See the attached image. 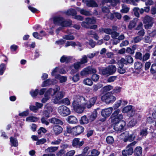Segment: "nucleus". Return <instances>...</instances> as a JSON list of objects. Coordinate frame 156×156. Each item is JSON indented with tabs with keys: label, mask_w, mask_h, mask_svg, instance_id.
<instances>
[{
	"label": "nucleus",
	"mask_w": 156,
	"mask_h": 156,
	"mask_svg": "<svg viewBox=\"0 0 156 156\" xmlns=\"http://www.w3.org/2000/svg\"><path fill=\"white\" fill-rule=\"evenodd\" d=\"M84 99L83 97L79 96H75L74 98V100L72 105L74 111L76 112L79 113H82L85 107L90 108L95 104L97 98L96 97L91 98L84 105L81 103V101Z\"/></svg>",
	"instance_id": "obj_1"
},
{
	"label": "nucleus",
	"mask_w": 156,
	"mask_h": 156,
	"mask_svg": "<svg viewBox=\"0 0 156 156\" xmlns=\"http://www.w3.org/2000/svg\"><path fill=\"white\" fill-rule=\"evenodd\" d=\"M84 99L83 97L79 96H75L74 98V100L72 105L74 111L76 112L79 113H82L85 107L90 108L95 104L97 98L96 97L91 98L84 105L81 103V101Z\"/></svg>",
	"instance_id": "obj_2"
},
{
	"label": "nucleus",
	"mask_w": 156,
	"mask_h": 156,
	"mask_svg": "<svg viewBox=\"0 0 156 156\" xmlns=\"http://www.w3.org/2000/svg\"><path fill=\"white\" fill-rule=\"evenodd\" d=\"M84 130V128L80 126L73 128L70 126H67V131L69 133H72L76 136L80 134L83 133Z\"/></svg>",
	"instance_id": "obj_3"
},
{
	"label": "nucleus",
	"mask_w": 156,
	"mask_h": 156,
	"mask_svg": "<svg viewBox=\"0 0 156 156\" xmlns=\"http://www.w3.org/2000/svg\"><path fill=\"white\" fill-rule=\"evenodd\" d=\"M112 122V123H116L119 122H121V120L123 118L122 114L120 113L119 109H117L111 115Z\"/></svg>",
	"instance_id": "obj_4"
},
{
	"label": "nucleus",
	"mask_w": 156,
	"mask_h": 156,
	"mask_svg": "<svg viewBox=\"0 0 156 156\" xmlns=\"http://www.w3.org/2000/svg\"><path fill=\"white\" fill-rule=\"evenodd\" d=\"M138 131L137 130H134L133 131V133L130 135L129 132L126 131L124 133H122V135L124 137L123 140L124 142H126L128 140L130 141L133 140L135 138L136 136H137V134H138Z\"/></svg>",
	"instance_id": "obj_5"
},
{
	"label": "nucleus",
	"mask_w": 156,
	"mask_h": 156,
	"mask_svg": "<svg viewBox=\"0 0 156 156\" xmlns=\"http://www.w3.org/2000/svg\"><path fill=\"white\" fill-rule=\"evenodd\" d=\"M102 101L107 104L113 103L116 100V98L114 96L111 92H108L102 96L101 98Z\"/></svg>",
	"instance_id": "obj_6"
},
{
	"label": "nucleus",
	"mask_w": 156,
	"mask_h": 156,
	"mask_svg": "<svg viewBox=\"0 0 156 156\" xmlns=\"http://www.w3.org/2000/svg\"><path fill=\"white\" fill-rule=\"evenodd\" d=\"M82 66V65L80 62H77L69 66V68L70 70L71 73H74L76 72L77 70L83 67Z\"/></svg>",
	"instance_id": "obj_7"
},
{
	"label": "nucleus",
	"mask_w": 156,
	"mask_h": 156,
	"mask_svg": "<svg viewBox=\"0 0 156 156\" xmlns=\"http://www.w3.org/2000/svg\"><path fill=\"white\" fill-rule=\"evenodd\" d=\"M57 92L55 91L54 90L51 89H49L45 92L44 94V97L41 100V102L43 103H45L50 98V95L52 96L55 94Z\"/></svg>",
	"instance_id": "obj_8"
},
{
	"label": "nucleus",
	"mask_w": 156,
	"mask_h": 156,
	"mask_svg": "<svg viewBox=\"0 0 156 156\" xmlns=\"http://www.w3.org/2000/svg\"><path fill=\"white\" fill-rule=\"evenodd\" d=\"M96 72V70L95 68L88 67L83 69L81 72L80 74L81 76H83L92 73H95Z\"/></svg>",
	"instance_id": "obj_9"
},
{
	"label": "nucleus",
	"mask_w": 156,
	"mask_h": 156,
	"mask_svg": "<svg viewBox=\"0 0 156 156\" xmlns=\"http://www.w3.org/2000/svg\"><path fill=\"white\" fill-rule=\"evenodd\" d=\"M152 18L148 16H146L144 17L143 22L145 24L144 27L145 29H148L152 26Z\"/></svg>",
	"instance_id": "obj_10"
},
{
	"label": "nucleus",
	"mask_w": 156,
	"mask_h": 156,
	"mask_svg": "<svg viewBox=\"0 0 156 156\" xmlns=\"http://www.w3.org/2000/svg\"><path fill=\"white\" fill-rule=\"evenodd\" d=\"M70 111L69 109L65 106H62L59 107V113L60 115L66 116L69 115Z\"/></svg>",
	"instance_id": "obj_11"
},
{
	"label": "nucleus",
	"mask_w": 156,
	"mask_h": 156,
	"mask_svg": "<svg viewBox=\"0 0 156 156\" xmlns=\"http://www.w3.org/2000/svg\"><path fill=\"white\" fill-rule=\"evenodd\" d=\"M114 125V129L117 131H121L123 129L126 125L125 122L122 121L121 122H119L116 123H113Z\"/></svg>",
	"instance_id": "obj_12"
},
{
	"label": "nucleus",
	"mask_w": 156,
	"mask_h": 156,
	"mask_svg": "<svg viewBox=\"0 0 156 156\" xmlns=\"http://www.w3.org/2000/svg\"><path fill=\"white\" fill-rule=\"evenodd\" d=\"M72 23V21L70 20H65L62 18L59 17V29L60 26L62 27H66L70 26Z\"/></svg>",
	"instance_id": "obj_13"
},
{
	"label": "nucleus",
	"mask_w": 156,
	"mask_h": 156,
	"mask_svg": "<svg viewBox=\"0 0 156 156\" xmlns=\"http://www.w3.org/2000/svg\"><path fill=\"white\" fill-rule=\"evenodd\" d=\"M113 111L112 107H109L102 110L101 112V115L105 118L108 117L112 113Z\"/></svg>",
	"instance_id": "obj_14"
},
{
	"label": "nucleus",
	"mask_w": 156,
	"mask_h": 156,
	"mask_svg": "<svg viewBox=\"0 0 156 156\" xmlns=\"http://www.w3.org/2000/svg\"><path fill=\"white\" fill-rule=\"evenodd\" d=\"M133 62V59L132 57L130 56H127L125 57V58H122L120 60L119 62L124 64H127V63H131Z\"/></svg>",
	"instance_id": "obj_15"
},
{
	"label": "nucleus",
	"mask_w": 156,
	"mask_h": 156,
	"mask_svg": "<svg viewBox=\"0 0 156 156\" xmlns=\"http://www.w3.org/2000/svg\"><path fill=\"white\" fill-rule=\"evenodd\" d=\"M84 144L83 141H80V139L76 138L74 139L72 142V145L73 147H79L82 146Z\"/></svg>",
	"instance_id": "obj_16"
},
{
	"label": "nucleus",
	"mask_w": 156,
	"mask_h": 156,
	"mask_svg": "<svg viewBox=\"0 0 156 156\" xmlns=\"http://www.w3.org/2000/svg\"><path fill=\"white\" fill-rule=\"evenodd\" d=\"M82 1L86 3V5L88 7H93L98 6V5L94 0H83Z\"/></svg>",
	"instance_id": "obj_17"
},
{
	"label": "nucleus",
	"mask_w": 156,
	"mask_h": 156,
	"mask_svg": "<svg viewBox=\"0 0 156 156\" xmlns=\"http://www.w3.org/2000/svg\"><path fill=\"white\" fill-rule=\"evenodd\" d=\"M115 17H116L119 20H120L122 16L119 13L114 12L113 13H110V15L108 16V18L112 20Z\"/></svg>",
	"instance_id": "obj_18"
},
{
	"label": "nucleus",
	"mask_w": 156,
	"mask_h": 156,
	"mask_svg": "<svg viewBox=\"0 0 156 156\" xmlns=\"http://www.w3.org/2000/svg\"><path fill=\"white\" fill-rule=\"evenodd\" d=\"M66 120L69 123L71 124H76L78 122L77 118L73 115L68 116Z\"/></svg>",
	"instance_id": "obj_19"
},
{
	"label": "nucleus",
	"mask_w": 156,
	"mask_h": 156,
	"mask_svg": "<svg viewBox=\"0 0 156 156\" xmlns=\"http://www.w3.org/2000/svg\"><path fill=\"white\" fill-rule=\"evenodd\" d=\"M139 19L137 18H135L133 20L131 21L128 26V28L130 29H132L134 28L136 25V23Z\"/></svg>",
	"instance_id": "obj_20"
},
{
	"label": "nucleus",
	"mask_w": 156,
	"mask_h": 156,
	"mask_svg": "<svg viewBox=\"0 0 156 156\" xmlns=\"http://www.w3.org/2000/svg\"><path fill=\"white\" fill-rule=\"evenodd\" d=\"M69 145L67 144H62L60 145V147L61 149L59 151V155L60 154L62 155L65 152V149L68 147Z\"/></svg>",
	"instance_id": "obj_21"
},
{
	"label": "nucleus",
	"mask_w": 156,
	"mask_h": 156,
	"mask_svg": "<svg viewBox=\"0 0 156 156\" xmlns=\"http://www.w3.org/2000/svg\"><path fill=\"white\" fill-rule=\"evenodd\" d=\"M132 110V112H134V113L136 111H137V110H133L131 105L127 106L124 108L122 110L123 113H126L128 112L129 111Z\"/></svg>",
	"instance_id": "obj_22"
},
{
	"label": "nucleus",
	"mask_w": 156,
	"mask_h": 156,
	"mask_svg": "<svg viewBox=\"0 0 156 156\" xmlns=\"http://www.w3.org/2000/svg\"><path fill=\"white\" fill-rule=\"evenodd\" d=\"M10 142L12 146L17 147L18 145L17 139L16 138L11 137L10 138Z\"/></svg>",
	"instance_id": "obj_23"
},
{
	"label": "nucleus",
	"mask_w": 156,
	"mask_h": 156,
	"mask_svg": "<svg viewBox=\"0 0 156 156\" xmlns=\"http://www.w3.org/2000/svg\"><path fill=\"white\" fill-rule=\"evenodd\" d=\"M110 75L114 74L116 70V68L115 66L111 65L107 67Z\"/></svg>",
	"instance_id": "obj_24"
},
{
	"label": "nucleus",
	"mask_w": 156,
	"mask_h": 156,
	"mask_svg": "<svg viewBox=\"0 0 156 156\" xmlns=\"http://www.w3.org/2000/svg\"><path fill=\"white\" fill-rule=\"evenodd\" d=\"M71 58V57L63 55L61 57L60 61L61 62H68L70 60Z\"/></svg>",
	"instance_id": "obj_25"
},
{
	"label": "nucleus",
	"mask_w": 156,
	"mask_h": 156,
	"mask_svg": "<svg viewBox=\"0 0 156 156\" xmlns=\"http://www.w3.org/2000/svg\"><path fill=\"white\" fill-rule=\"evenodd\" d=\"M102 9L103 12L104 13L105 15L108 18V16L110 15V13H111L110 12L109 8L106 7V6H103L102 7Z\"/></svg>",
	"instance_id": "obj_26"
},
{
	"label": "nucleus",
	"mask_w": 156,
	"mask_h": 156,
	"mask_svg": "<svg viewBox=\"0 0 156 156\" xmlns=\"http://www.w3.org/2000/svg\"><path fill=\"white\" fill-rule=\"evenodd\" d=\"M142 151V149L141 147H137L135 150V154L137 156H141Z\"/></svg>",
	"instance_id": "obj_27"
},
{
	"label": "nucleus",
	"mask_w": 156,
	"mask_h": 156,
	"mask_svg": "<svg viewBox=\"0 0 156 156\" xmlns=\"http://www.w3.org/2000/svg\"><path fill=\"white\" fill-rule=\"evenodd\" d=\"M77 10L80 12V14L85 16H89L91 14L90 11H87L84 9H80L78 8Z\"/></svg>",
	"instance_id": "obj_28"
},
{
	"label": "nucleus",
	"mask_w": 156,
	"mask_h": 156,
	"mask_svg": "<svg viewBox=\"0 0 156 156\" xmlns=\"http://www.w3.org/2000/svg\"><path fill=\"white\" fill-rule=\"evenodd\" d=\"M38 120V119L36 117L33 116H30L27 117L26 119V121L31 122H35Z\"/></svg>",
	"instance_id": "obj_29"
},
{
	"label": "nucleus",
	"mask_w": 156,
	"mask_h": 156,
	"mask_svg": "<svg viewBox=\"0 0 156 156\" xmlns=\"http://www.w3.org/2000/svg\"><path fill=\"white\" fill-rule=\"evenodd\" d=\"M58 68L56 67L52 71L51 73L52 75L57 79L58 78Z\"/></svg>",
	"instance_id": "obj_30"
},
{
	"label": "nucleus",
	"mask_w": 156,
	"mask_h": 156,
	"mask_svg": "<svg viewBox=\"0 0 156 156\" xmlns=\"http://www.w3.org/2000/svg\"><path fill=\"white\" fill-rule=\"evenodd\" d=\"M123 63H121L118 69V71L120 74H124L126 72V69L123 67Z\"/></svg>",
	"instance_id": "obj_31"
},
{
	"label": "nucleus",
	"mask_w": 156,
	"mask_h": 156,
	"mask_svg": "<svg viewBox=\"0 0 156 156\" xmlns=\"http://www.w3.org/2000/svg\"><path fill=\"white\" fill-rule=\"evenodd\" d=\"M86 21L88 23L89 25L94 24L96 22L95 20L94 17L87 18L86 19Z\"/></svg>",
	"instance_id": "obj_32"
},
{
	"label": "nucleus",
	"mask_w": 156,
	"mask_h": 156,
	"mask_svg": "<svg viewBox=\"0 0 156 156\" xmlns=\"http://www.w3.org/2000/svg\"><path fill=\"white\" fill-rule=\"evenodd\" d=\"M66 14L68 15L73 16L76 14V12L74 9H70L66 12Z\"/></svg>",
	"instance_id": "obj_33"
},
{
	"label": "nucleus",
	"mask_w": 156,
	"mask_h": 156,
	"mask_svg": "<svg viewBox=\"0 0 156 156\" xmlns=\"http://www.w3.org/2000/svg\"><path fill=\"white\" fill-rule=\"evenodd\" d=\"M101 72L102 74L104 75L109 76L110 75L107 67L102 69L101 70Z\"/></svg>",
	"instance_id": "obj_34"
},
{
	"label": "nucleus",
	"mask_w": 156,
	"mask_h": 156,
	"mask_svg": "<svg viewBox=\"0 0 156 156\" xmlns=\"http://www.w3.org/2000/svg\"><path fill=\"white\" fill-rule=\"evenodd\" d=\"M122 9L121 10V12L123 13H127L129 10V8L127 6L124 4L122 5Z\"/></svg>",
	"instance_id": "obj_35"
},
{
	"label": "nucleus",
	"mask_w": 156,
	"mask_h": 156,
	"mask_svg": "<svg viewBox=\"0 0 156 156\" xmlns=\"http://www.w3.org/2000/svg\"><path fill=\"white\" fill-rule=\"evenodd\" d=\"M88 122V120L86 116L84 115L81 118V119L80 120V124H87Z\"/></svg>",
	"instance_id": "obj_36"
},
{
	"label": "nucleus",
	"mask_w": 156,
	"mask_h": 156,
	"mask_svg": "<svg viewBox=\"0 0 156 156\" xmlns=\"http://www.w3.org/2000/svg\"><path fill=\"white\" fill-rule=\"evenodd\" d=\"M83 83L86 85L91 86L93 84V82L90 79L87 78L84 80Z\"/></svg>",
	"instance_id": "obj_37"
},
{
	"label": "nucleus",
	"mask_w": 156,
	"mask_h": 156,
	"mask_svg": "<svg viewBox=\"0 0 156 156\" xmlns=\"http://www.w3.org/2000/svg\"><path fill=\"white\" fill-rule=\"evenodd\" d=\"M113 29L112 30L109 28H106L105 29L102 28L101 29L100 32H101V31H103L105 33L108 34H111V33H112Z\"/></svg>",
	"instance_id": "obj_38"
},
{
	"label": "nucleus",
	"mask_w": 156,
	"mask_h": 156,
	"mask_svg": "<svg viewBox=\"0 0 156 156\" xmlns=\"http://www.w3.org/2000/svg\"><path fill=\"white\" fill-rule=\"evenodd\" d=\"M116 29V27H113V30L112 33H111V34L112 35V37L113 38H116L117 37H118L119 35V33H117L115 31H114Z\"/></svg>",
	"instance_id": "obj_39"
},
{
	"label": "nucleus",
	"mask_w": 156,
	"mask_h": 156,
	"mask_svg": "<svg viewBox=\"0 0 156 156\" xmlns=\"http://www.w3.org/2000/svg\"><path fill=\"white\" fill-rule=\"evenodd\" d=\"M137 119L133 118L129 122L128 125L129 126H133L137 123Z\"/></svg>",
	"instance_id": "obj_40"
},
{
	"label": "nucleus",
	"mask_w": 156,
	"mask_h": 156,
	"mask_svg": "<svg viewBox=\"0 0 156 156\" xmlns=\"http://www.w3.org/2000/svg\"><path fill=\"white\" fill-rule=\"evenodd\" d=\"M62 103L66 105H69L70 104V101L68 98H65L59 101V104Z\"/></svg>",
	"instance_id": "obj_41"
},
{
	"label": "nucleus",
	"mask_w": 156,
	"mask_h": 156,
	"mask_svg": "<svg viewBox=\"0 0 156 156\" xmlns=\"http://www.w3.org/2000/svg\"><path fill=\"white\" fill-rule=\"evenodd\" d=\"M58 147H48L47 149L46 150V151L48 152H52L55 151H56Z\"/></svg>",
	"instance_id": "obj_42"
},
{
	"label": "nucleus",
	"mask_w": 156,
	"mask_h": 156,
	"mask_svg": "<svg viewBox=\"0 0 156 156\" xmlns=\"http://www.w3.org/2000/svg\"><path fill=\"white\" fill-rule=\"evenodd\" d=\"M55 91L57 92V93H56L55 94L53 95L55 96V97H53L52 100L53 102L54 103L57 104L58 102V92L57 91L55 90Z\"/></svg>",
	"instance_id": "obj_43"
},
{
	"label": "nucleus",
	"mask_w": 156,
	"mask_h": 156,
	"mask_svg": "<svg viewBox=\"0 0 156 156\" xmlns=\"http://www.w3.org/2000/svg\"><path fill=\"white\" fill-rule=\"evenodd\" d=\"M135 68L137 69H140L143 66V64L140 62H136L134 64Z\"/></svg>",
	"instance_id": "obj_44"
},
{
	"label": "nucleus",
	"mask_w": 156,
	"mask_h": 156,
	"mask_svg": "<svg viewBox=\"0 0 156 156\" xmlns=\"http://www.w3.org/2000/svg\"><path fill=\"white\" fill-rule=\"evenodd\" d=\"M142 39V37H139V36H136L135 37L133 38L131 42L134 43H137L140 42Z\"/></svg>",
	"instance_id": "obj_45"
},
{
	"label": "nucleus",
	"mask_w": 156,
	"mask_h": 156,
	"mask_svg": "<svg viewBox=\"0 0 156 156\" xmlns=\"http://www.w3.org/2000/svg\"><path fill=\"white\" fill-rule=\"evenodd\" d=\"M98 114L96 110H94L90 116V119L92 120H94L97 117Z\"/></svg>",
	"instance_id": "obj_46"
},
{
	"label": "nucleus",
	"mask_w": 156,
	"mask_h": 156,
	"mask_svg": "<svg viewBox=\"0 0 156 156\" xmlns=\"http://www.w3.org/2000/svg\"><path fill=\"white\" fill-rule=\"evenodd\" d=\"M113 87L112 86L109 85L105 86L103 88V90L105 92H107L113 89Z\"/></svg>",
	"instance_id": "obj_47"
},
{
	"label": "nucleus",
	"mask_w": 156,
	"mask_h": 156,
	"mask_svg": "<svg viewBox=\"0 0 156 156\" xmlns=\"http://www.w3.org/2000/svg\"><path fill=\"white\" fill-rule=\"evenodd\" d=\"M5 69V65L4 64L2 63L0 65V75H2L4 73Z\"/></svg>",
	"instance_id": "obj_48"
},
{
	"label": "nucleus",
	"mask_w": 156,
	"mask_h": 156,
	"mask_svg": "<svg viewBox=\"0 0 156 156\" xmlns=\"http://www.w3.org/2000/svg\"><path fill=\"white\" fill-rule=\"evenodd\" d=\"M50 122L53 124H55L56 125L58 124V119L55 118H52L49 119Z\"/></svg>",
	"instance_id": "obj_49"
},
{
	"label": "nucleus",
	"mask_w": 156,
	"mask_h": 156,
	"mask_svg": "<svg viewBox=\"0 0 156 156\" xmlns=\"http://www.w3.org/2000/svg\"><path fill=\"white\" fill-rule=\"evenodd\" d=\"M52 83V81L50 79H48L46 81H44L42 84V87H45L48 86Z\"/></svg>",
	"instance_id": "obj_50"
},
{
	"label": "nucleus",
	"mask_w": 156,
	"mask_h": 156,
	"mask_svg": "<svg viewBox=\"0 0 156 156\" xmlns=\"http://www.w3.org/2000/svg\"><path fill=\"white\" fill-rule=\"evenodd\" d=\"M106 140L107 141V142L109 144H112L114 141V139L113 137L112 136H108L106 139Z\"/></svg>",
	"instance_id": "obj_51"
},
{
	"label": "nucleus",
	"mask_w": 156,
	"mask_h": 156,
	"mask_svg": "<svg viewBox=\"0 0 156 156\" xmlns=\"http://www.w3.org/2000/svg\"><path fill=\"white\" fill-rule=\"evenodd\" d=\"M87 57L86 55H83L80 59V62L83 65V64L87 63Z\"/></svg>",
	"instance_id": "obj_52"
},
{
	"label": "nucleus",
	"mask_w": 156,
	"mask_h": 156,
	"mask_svg": "<svg viewBox=\"0 0 156 156\" xmlns=\"http://www.w3.org/2000/svg\"><path fill=\"white\" fill-rule=\"evenodd\" d=\"M101 85L98 83L94 85L93 87V90L94 91H97L98 89L101 87Z\"/></svg>",
	"instance_id": "obj_53"
},
{
	"label": "nucleus",
	"mask_w": 156,
	"mask_h": 156,
	"mask_svg": "<svg viewBox=\"0 0 156 156\" xmlns=\"http://www.w3.org/2000/svg\"><path fill=\"white\" fill-rule=\"evenodd\" d=\"M99 78V75L96 74H93L92 76V79L94 82L98 81Z\"/></svg>",
	"instance_id": "obj_54"
},
{
	"label": "nucleus",
	"mask_w": 156,
	"mask_h": 156,
	"mask_svg": "<svg viewBox=\"0 0 156 156\" xmlns=\"http://www.w3.org/2000/svg\"><path fill=\"white\" fill-rule=\"evenodd\" d=\"M52 19L55 25L58 26V16H54Z\"/></svg>",
	"instance_id": "obj_55"
},
{
	"label": "nucleus",
	"mask_w": 156,
	"mask_h": 156,
	"mask_svg": "<svg viewBox=\"0 0 156 156\" xmlns=\"http://www.w3.org/2000/svg\"><path fill=\"white\" fill-rule=\"evenodd\" d=\"M46 142V140L44 138H42L40 140H38L36 143V144L37 145L42 144Z\"/></svg>",
	"instance_id": "obj_56"
},
{
	"label": "nucleus",
	"mask_w": 156,
	"mask_h": 156,
	"mask_svg": "<svg viewBox=\"0 0 156 156\" xmlns=\"http://www.w3.org/2000/svg\"><path fill=\"white\" fill-rule=\"evenodd\" d=\"M151 73L154 74L156 73V64H153L151 68Z\"/></svg>",
	"instance_id": "obj_57"
},
{
	"label": "nucleus",
	"mask_w": 156,
	"mask_h": 156,
	"mask_svg": "<svg viewBox=\"0 0 156 156\" xmlns=\"http://www.w3.org/2000/svg\"><path fill=\"white\" fill-rule=\"evenodd\" d=\"M147 129L145 128L142 129L140 133V135L142 136H144L147 135Z\"/></svg>",
	"instance_id": "obj_58"
},
{
	"label": "nucleus",
	"mask_w": 156,
	"mask_h": 156,
	"mask_svg": "<svg viewBox=\"0 0 156 156\" xmlns=\"http://www.w3.org/2000/svg\"><path fill=\"white\" fill-rule=\"evenodd\" d=\"M91 154L92 156H98L100 154V152L97 150L94 149L92 151Z\"/></svg>",
	"instance_id": "obj_59"
},
{
	"label": "nucleus",
	"mask_w": 156,
	"mask_h": 156,
	"mask_svg": "<svg viewBox=\"0 0 156 156\" xmlns=\"http://www.w3.org/2000/svg\"><path fill=\"white\" fill-rule=\"evenodd\" d=\"M150 55L148 53H146L144 55L142 58V60L143 61H146L148 60L150 58Z\"/></svg>",
	"instance_id": "obj_60"
},
{
	"label": "nucleus",
	"mask_w": 156,
	"mask_h": 156,
	"mask_svg": "<svg viewBox=\"0 0 156 156\" xmlns=\"http://www.w3.org/2000/svg\"><path fill=\"white\" fill-rule=\"evenodd\" d=\"M117 76H112L110 77L107 80V81L108 82L111 83L114 81L116 80Z\"/></svg>",
	"instance_id": "obj_61"
},
{
	"label": "nucleus",
	"mask_w": 156,
	"mask_h": 156,
	"mask_svg": "<svg viewBox=\"0 0 156 156\" xmlns=\"http://www.w3.org/2000/svg\"><path fill=\"white\" fill-rule=\"evenodd\" d=\"M75 153L74 150H71L68 152L66 154L63 155V156H73Z\"/></svg>",
	"instance_id": "obj_62"
},
{
	"label": "nucleus",
	"mask_w": 156,
	"mask_h": 156,
	"mask_svg": "<svg viewBox=\"0 0 156 156\" xmlns=\"http://www.w3.org/2000/svg\"><path fill=\"white\" fill-rule=\"evenodd\" d=\"M38 93V89H36L34 91H31L30 92V94L32 97H35L37 96Z\"/></svg>",
	"instance_id": "obj_63"
},
{
	"label": "nucleus",
	"mask_w": 156,
	"mask_h": 156,
	"mask_svg": "<svg viewBox=\"0 0 156 156\" xmlns=\"http://www.w3.org/2000/svg\"><path fill=\"white\" fill-rule=\"evenodd\" d=\"M121 88L119 87H116L112 91L113 94H117L119 93L121 91Z\"/></svg>",
	"instance_id": "obj_64"
}]
</instances>
